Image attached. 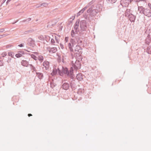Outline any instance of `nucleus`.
<instances>
[{
    "mask_svg": "<svg viewBox=\"0 0 151 151\" xmlns=\"http://www.w3.org/2000/svg\"><path fill=\"white\" fill-rule=\"evenodd\" d=\"M58 72L60 76H62L63 74H64L70 77L72 79H73L74 78V75H73V70L72 67L70 68V70H68L67 68H64L63 67H62V72L59 67L58 68Z\"/></svg>",
    "mask_w": 151,
    "mask_h": 151,
    "instance_id": "nucleus-1",
    "label": "nucleus"
},
{
    "mask_svg": "<svg viewBox=\"0 0 151 151\" xmlns=\"http://www.w3.org/2000/svg\"><path fill=\"white\" fill-rule=\"evenodd\" d=\"M94 7V6L92 5L88 9L87 11V12L88 13H91L90 15L92 16H95L96 15V14L99 12V11L98 9H93Z\"/></svg>",
    "mask_w": 151,
    "mask_h": 151,
    "instance_id": "nucleus-2",
    "label": "nucleus"
},
{
    "mask_svg": "<svg viewBox=\"0 0 151 151\" xmlns=\"http://www.w3.org/2000/svg\"><path fill=\"white\" fill-rule=\"evenodd\" d=\"M70 41L73 47L74 45H75L76 43H77L79 45H81L82 42V40L78 36L76 37L75 39H71Z\"/></svg>",
    "mask_w": 151,
    "mask_h": 151,
    "instance_id": "nucleus-3",
    "label": "nucleus"
},
{
    "mask_svg": "<svg viewBox=\"0 0 151 151\" xmlns=\"http://www.w3.org/2000/svg\"><path fill=\"white\" fill-rule=\"evenodd\" d=\"M80 26L82 31H86L87 28V22L85 20H82L80 22Z\"/></svg>",
    "mask_w": 151,
    "mask_h": 151,
    "instance_id": "nucleus-4",
    "label": "nucleus"
},
{
    "mask_svg": "<svg viewBox=\"0 0 151 151\" xmlns=\"http://www.w3.org/2000/svg\"><path fill=\"white\" fill-rule=\"evenodd\" d=\"M71 63L72 64L73 67L76 70L81 68V64L79 60H76L74 63L73 61H72Z\"/></svg>",
    "mask_w": 151,
    "mask_h": 151,
    "instance_id": "nucleus-5",
    "label": "nucleus"
},
{
    "mask_svg": "<svg viewBox=\"0 0 151 151\" xmlns=\"http://www.w3.org/2000/svg\"><path fill=\"white\" fill-rule=\"evenodd\" d=\"M80 45H77L75 47V52H77L76 54L77 56L78 57L80 56L82 53L81 51L82 48L80 46Z\"/></svg>",
    "mask_w": 151,
    "mask_h": 151,
    "instance_id": "nucleus-6",
    "label": "nucleus"
},
{
    "mask_svg": "<svg viewBox=\"0 0 151 151\" xmlns=\"http://www.w3.org/2000/svg\"><path fill=\"white\" fill-rule=\"evenodd\" d=\"M65 80H64L62 81V88L63 89L66 90L68 89L70 87V85L68 83L65 82Z\"/></svg>",
    "mask_w": 151,
    "mask_h": 151,
    "instance_id": "nucleus-7",
    "label": "nucleus"
},
{
    "mask_svg": "<svg viewBox=\"0 0 151 151\" xmlns=\"http://www.w3.org/2000/svg\"><path fill=\"white\" fill-rule=\"evenodd\" d=\"M143 14L148 17H150L151 16V10L150 9H148L147 8H145V10L143 11Z\"/></svg>",
    "mask_w": 151,
    "mask_h": 151,
    "instance_id": "nucleus-8",
    "label": "nucleus"
},
{
    "mask_svg": "<svg viewBox=\"0 0 151 151\" xmlns=\"http://www.w3.org/2000/svg\"><path fill=\"white\" fill-rule=\"evenodd\" d=\"M79 19H77L75 24L74 26V30L75 31V32L77 33L78 31V27L79 25Z\"/></svg>",
    "mask_w": 151,
    "mask_h": 151,
    "instance_id": "nucleus-9",
    "label": "nucleus"
},
{
    "mask_svg": "<svg viewBox=\"0 0 151 151\" xmlns=\"http://www.w3.org/2000/svg\"><path fill=\"white\" fill-rule=\"evenodd\" d=\"M47 50L50 53H53L56 52L57 51V48L56 47H47Z\"/></svg>",
    "mask_w": 151,
    "mask_h": 151,
    "instance_id": "nucleus-10",
    "label": "nucleus"
},
{
    "mask_svg": "<svg viewBox=\"0 0 151 151\" xmlns=\"http://www.w3.org/2000/svg\"><path fill=\"white\" fill-rule=\"evenodd\" d=\"M129 3V0H121L120 2L121 4L123 6H127Z\"/></svg>",
    "mask_w": 151,
    "mask_h": 151,
    "instance_id": "nucleus-11",
    "label": "nucleus"
},
{
    "mask_svg": "<svg viewBox=\"0 0 151 151\" xmlns=\"http://www.w3.org/2000/svg\"><path fill=\"white\" fill-rule=\"evenodd\" d=\"M70 86L73 90L75 89L76 87V84L75 81L72 80L70 82Z\"/></svg>",
    "mask_w": 151,
    "mask_h": 151,
    "instance_id": "nucleus-12",
    "label": "nucleus"
},
{
    "mask_svg": "<svg viewBox=\"0 0 151 151\" xmlns=\"http://www.w3.org/2000/svg\"><path fill=\"white\" fill-rule=\"evenodd\" d=\"M128 17L129 20L131 22H134L136 18L135 16L132 14H130V15L128 16Z\"/></svg>",
    "mask_w": 151,
    "mask_h": 151,
    "instance_id": "nucleus-13",
    "label": "nucleus"
},
{
    "mask_svg": "<svg viewBox=\"0 0 151 151\" xmlns=\"http://www.w3.org/2000/svg\"><path fill=\"white\" fill-rule=\"evenodd\" d=\"M84 77V76L81 73H79L77 75L76 78L79 81H82Z\"/></svg>",
    "mask_w": 151,
    "mask_h": 151,
    "instance_id": "nucleus-14",
    "label": "nucleus"
},
{
    "mask_svg": "<svg viewBox=\"0 0 151 151\" xmlns=\"http://www.w3.org/2000/svg\"><path fill=\"white\" fill-rule=\"evenodd\" d=\"M43 65L45 68V69L47 70L49 68V63L47 61H45L43 63Z\"/></svg>",
    "mask_w": 151,
    "mask_h": 151,
    "instance_id": "nucleus-15",
    "label": "nucleus"
},
{
    "mask_svg": "<svg viewBox=\"0 0 151 151\" xmlns=\"http://www.w3.org/2000/svg\"><path fill=\"white\" fill-rule=\"evenodd\" d=\"M21 64L24 66L27 67L29 64V62L26 60H22L21 61Z\"/></svg>",
    "mask_w": 151,
    "mask_h": 151,
    "instance_id": "nucleus-16",
    "label": "nucleus"
},
{
    "mask_svg": "<svg viewBox=\"0 0 151 151\" xmlns=\"http://www.w3.org/2000/svg\"><path fill=\"white\" fill-rule=\"evenodd\" d=\"M36 73L37 76L39 79H41L43 77V74L42 73L39 72H36Z\"/></svg>",
    "mask_w": 151,
    "mask_h": 151,
    "instance_id": "nucleus-17",
    "label": "nucleus"
},
{
    "mask_svg": "<svg viewBox=\"0 0 151 151\" xmlns=\"http://www.w3.org/2000/svg\"><path fill=\"white\" fill-rule=\"evenodd\" d=\"M24 54V52L23 51H20L19 53L15 55V56L17 58H19L22 56V54Z\"/></svg>",
    "mask_w": 151,
    "mask_h": 151,
    "instance_id": "nucleus-18",
    "label": "nucleus"
},
{
    "mask_svg": "<svg viewBox=\"0 0 151 151\" xmlns=\"http://www.w3.org/2000/svg\"><path fill=\"white\" fill-rule=\"evenodd\" d=\"M138 9L139 12L141 14H143V11L145 9V8H143L142 6H138Z\"/></svg>",
    "mask_w": 151,
    "mask_h": 151,
    "instance_id": "nucleus-19",
    "label": "nucleus"
},
{
    "mask_svg": "<svg viewBox=\"0 0 151 151\" xmlns=\"http://www.w3.org/2000/svg\"><path fill=\"white\" fill-rule=\"evenodd\" d=\"M130 13V9H127L125 13V16L128 17L130 14H131Z\"/></svg>",
    "mask_w": 151,
    "mask_h": 151,
    "instance_id": "nucleus-20",
    "label": "nucleus"
},
{
    "mask_svg": "<svg viewBox=\"0 0 151 151\" xmlns=\"http://www.w3.org/2000/svg\"><path fill=\"white\" fill-rule=\"evenodd\" d=\"M28 41L29 42V44L30 46L34 44L35 43L34 41L31 38H29L28 39Z\"/></svg>",
    "mask_w": 151,
    "mask_h": 151,
    "instance_id": "nucleus-21",
    "label": "nucleus"
},
{
    "mask_svg": "<svg viewBox=\"0 0 151 151\" xmlns=\"http://www.w3.org/2000/svg\"><path fill=\"white\" fill-rule=\"evenodd\" d=\"M58 72V70H57L56 68H53L52 71V72L51 73V75L52 76H53L56 75L57 72Z\"/></svg>",
    "mask_w": 151,
    "mask_h": 151,
    "instance_id": "nucleus-22",
    "label": "nucleus"
},
{
    "mask_svg": "<svg viewBox=\"0 0 151 151\" xmlns=\"http://www.w3.org/2000/svg\"><path fill=\"white\" fill-rule=\"evenodd\" d=\"M96 9H98V10L100 12L102 9V6L101 4H99L97 5L96 6Z\"/></svg>",
    "mask_w": 151,
    "mask_h": 151,
    "instance_id": "nucleus-23",
    "label": "nucleus"
},
{
    "mask_svg": "<svg viewBox=\"0 0 151 151\" xmlns=\"http://www.w3.org/2000/svg\"><path fill=\"white\" fill-rule=\"evenodd\" d=\"M34 31L33 29L29 30L27 31H25L24 32V34H28L33 32Z\"/></svg>",
    "mask_w": 151,
    "mask_h": 151,
    "instance_id": "nucleus-24",
    "label": "nucleus"
},
{
    "mask_svg": "<svg viewBox=\"0 0 151 151\" xmlns=\"http://www.w3.org/2000/svg\"><path fill=\"white\" fill-rule=\"evenodd\" d=\"M48 4L46 2H44L40 5V6H42V7H46L48 6Z\"/></svg>",
    "mask_w": 151,
    "mask_h": 151,
    "instance_id": "nucleus-25",
    "label": "nucleus"
},
{
    "mask_svg": "<svg viewBox=\"0 0 151 151\" xmlns=\"http://www.w3.org/2000/svg\"><path fill=\"white\" fill-rule=\"evenodd\" d=\"M146 51L148 54H151V47L150 46L147 49Z\"/></svg>",
    "mask_w": 151,
    "mask_h": 151,
    "instance_id": "nucleus-26",
    "label": "nucleus"
},
{
    "mask_svg": "<svg viewBox=\"0 0 151 151\" xmlns=\"http://www.w3.org/2000/svg\"><path fill=\"white\" fill-rule=\"evenodd\" d=\"M77 34L75 32V30H74L73 29L71 30V36H72V37H75V34Z\"/></svg>",
    "mask_w": 151,
    "mask_h": 151,
    "instance_id": "nucleus-27",
    "label": "nucleus"
},
{
    "mask_svg": "<svg viewBox=\"0 0 151 151\" xmlns=\"http://www.w3.org/2000/svg\"><path fill=\"white\" fill-rule=\"evenodd\" d=\"M8 55L9 56H11L12 58H13L14 54L13 52H8Z\"/></svg>",
    "mask_w": 151,
    "mask_h": 151,
    "instance_id": "nucleus-28",
    "label": "nucleus"
},
{
    "mask_svg": "<svg viewBox=\"0 0 151 151\" xmlns=\"http://www.w3.org/2000/svg\"><path fill=\"white\" fill-rule=\"evenodd\" d=\"M106 1L108 3L112 4L115 3L117 0H106Z\"/></svg>",
    "mask_w": 151,
    "mask_h": 151,
    "instance_id": "nucleus-29",
    "label": "nucleus"
},
{
    "mask_svg": "<svg viewBox=\"0 0 151 151\" xmlns=\"http://www.w3.org/2000/svg\"><path fill=\"white\" fill-rule=\"evenodd\" d=\"M68 46L71 51L73 52V50L72 48V47H73V46L72 45H71L70 43H68Z\"/></svg>",
    "mask_w": 151,
    "mask_h": 151,
    "instance_id": "nucleus-30",
    "label": "nucleus"
},
{
    "mask_svg": "<svg viewBox=\"0 0 151 151\" xmlns=\"http://www.w3.org/2000/svg\"><path fill=\"white\" fill-rule=\"evenodd\" d=\"M29 65L30 66V68L31 70H33L34 71H36V70L35 68L33 66L32 64H29Z\"/></svg>",
    "mask_w": 151,
    "mask_h": 151,
    "instance_id": "nucleus-31",
    "label": "nucleus"
},
{
    "mask_svg": "<svg viewBox=\"0 0 151 151\" xmlns=\"http://www.w3.org/2000/svg\"><path fill=\"white\" fill-rule=\"evenodd\" d=\"M37 59L40 61L42 62L43 60V57L42 56L40 55L38 57Z\"/></svg>",
    "mask_w": 151,
    "mask_h": 151,
    "instance_id": "nucleus-32",
    "label": "nucleus"
},
{
    "mask_svg": "<svg viewBox=\"0 0 151 151\" xmlns=\"http://www.w3.org/2000/svg\"><path fill=\"white\" fill-rule=\"evenodd\" d=\"M84 12L82 9L77 14V16L78 17L81 15Z\"/></svg>",
    "mask_w": 151,
    "mask_h": 151,
    "instance_id": "nucleus-33",
    "label": "nucleus"
},
{
    "mask_svg": "<svg viewBox=\"0 0 151 151\" xmlns=\"http://www.w3.org/2000/svg\"><path fill=\"white\" fill-rule=\"evenodd\" d=\"M31 56L32 58L34 59L35 60H37V57L33 54H32Z\"/></svg>",
    "mask_w": 151,
    "mask_h": 151,
    "instance_id": "nucleus-34",
    "label": "nucleus"
},
{
    "mask_svg": "<svg viewBox=\"0 0 151 151\" xmlns=\"http://www.w3.org/2000/svg\"><path fill=\"white\" fill-rule=\"evenodd\" d=\"M55 84L52 82L50 83V87L51 88H53L55 86Z\"/></svg>",
    "mask_w": 151,
    "mask_h": 151,
    "instance_id": "nucleus-35",
    "label": "nucleus"
},
{
    "mask_svg": "<svg viewBox=\"0 0 151 151\" xmlns=\"http://www.w3.org/2000/svg\"><path fill=\"white\" fill-rule=\"evenodd\" d=\"M95 1L93 0L90 2L87 5L89 7Z\"/></svg>",
    "mask_w": 151,
    "mask_h": 151,
    "instance_id": "nucleus-36",
    "label": "nucleus"
},
{
    "mask_svg": "<svg viewBox=\"0 0 151 151\" xmlns=\"http://www.w3.org/2000/svg\"><path fill=\"white\" fill-rule=\"evenodd\" d=\"M53 25L54 24H53L51 23V22H49L48 23V25H47V27L49 28L50 27V25L53 26Z\"/></svg>",
    "mask_w": 151,
    "mask_h": 151,
    "instance_id": "nucleus-37",
    "label": "nucleus"
},
{
    "mask_svg": "<svg viewBox=\"0 0 151 151\" xmlns=\"http://www.w3.org/2000/svg\"><path fill=\"white\" fill-rule=\"evenodd\" d=\"M88 7H89L87 5L86 6H85L83 9H82V10H83V12H84V11L85 10H86Z\"/></svg>",
    "mask_w": 151,
    "mask_h": 151,
    "instance_id": "nucleus-38",
    "label": "nucleus"
},
{
    "mask_svg": "<svg viewBox=\"0 0 151 151\" xmlns=\"http://www.w3.org/2000/svg\"><path fill=\"white\" fill-rule=\"evenodd\" d=\"M1 55H2V57H4L6 55V53L5 52H3L2 54Z\"/></svg>",
    "mask_w": 151,
    "mask_h": 151,
    "instance_id": "nucleus-39",
    "label": "nucleus"
},
{
    "mask_svg": "<svg viewBox=\"0 0 151 151\" xmlns=\"http://www.w3.org/2000/svg\"><path fill=\"white\" fill-rule=\"evenodd\" d=\"M83 17L86 19H87L88 17V15L86 14H85L83 15Z\"/></svg>",
    "mask_w": 151,
    "mask_h": 151,
    "instance_id": "nucleus-40",
    "label": "nucleus"
},
{
    "mask_svg": "<svg viewBox=\"0 0 151 151\" xmlns=\"http://www.w3.org/2000/svg\"><path fill=\"white\" fill-rule=\"evenodd\" d=\"M24 43H22L20 44L19 45H18V46L21 47H23L24 46Z\"/></svg>",
    "mask_w": 151,
    "mask_h": 151,
    "instance_id": "nucleus-41",
    "label": "nucleus"
},
{
    "mask_svg": "<svg viewBox=\"0 0 151 151\" xmlns=\"http://www.w3.org/2000/svg\"><path fill=\"white\" fill-rule=\"evenodd\" d=\"M3 65L2 60H0V66H2Z\"/></svg>",
    "mask_w": 151,
    "mask_h": 151,
    "instance_id": "nucleus-42",
    "label": "nucleus"
},
{
    "mask_svg": "<svg viewBox=\"0 0 151 151\" xmlns=\"http://www.w3.org/2000/svg\"><path fill=\"white\" fill-rule=\"evenodd\" d=\"M51 43L53 44L55 42V41L52 38L51 40Z\"/></svg>",
    "mask_w": 151,
    "mask_h": 151,
    "instance_id": "nucleus-43",
    "label": "nucleus"
},
{
    "mask_svg": "<svg viewBox=\"0 0 151 151\" xmlns=\"http://www.w3.org/2000/svg\"><path fill=\"white\" fill-rule=\"evenodd\" d=\"M60 47L62 49H63L64 48V46L63 45H62V44L60 43Z\"/></svg>",
    "mask_w": 151,
    "mask_h": 151,
    "instance_id": "nucleus-44",
    "label": "nucleus"
},
{
    "mask_svg": "<svg viewBox=\"0 0 151 151\" xmlns=\"http://www.w3.org/2000/svg\"><path fill=\"white\" fill-rule=\"evenodd\" d=\"M4 31V29H0V32H2Z\"/></svg>",
    "mask_w": 151,
    "mask_h": 151,
    "instance_id": "nucleus-45",
    "label": "nucleus"
},
{
    "mask_svg": "<svg viewBox=\"0 0 151 151\" xmlns=\"http://www.w3.org/2000/svg\"><path fill=\"white\" fill-rule=\"evenodd\" d=\"M148 6L150 7V9H149L150 10H151V4L150 3H149L148 4Z\"/></svg>",
    "mask_w": 151,
    "mask_h": 151,
    "instance_id": "nucleus-46",
    "label": "nucleus"
},
{
    "mask_svg": "<svg viewBox=\"0 0 151 151\" xmlns=\"http://www.w3.org/2000/svg\"><path fill=\"white\" fill-rule=\"evenodd\" d=\"M55 40H56V41L57 42V43H59V40H58V39H57V38L56 37H55Z\"/></svg>",
    "mask_w": 151,
    "mask_h": 151,
    "instance_id": "nucleus-47",
    "label": "nucleus"
},
{
    "mask_svg": "<svg viewBox=\"0 0 151 151\" xmlns=\"http://www.w3.org/2000/svg\"><path fill=\"white\" fill-rule=\"evenodd\" d=\"M11 60V58H9L8 60L7 61V62H8L9 63V62Z\"/></svg>",
    "mask_w": 151,
    "mask_h": 151,
    "instance_id": "nucleus-48",
    "label": "nucleus"
},
{
    "mask_svg": "<svg viewBox=\"0 0 151 151\" xmlns=\"http://www.w3.org/2000/svg\"><path fill=\"white\" fill-rule=\"evenodd\" d=\"M75 18V17H74V16H72V17H71L70 19H72V20H73Z\"/></svg>",
    "mask_w": 151,
    "mask_h": 151,
    "instance_id": "nucleus-49",
    "label": "nucleus"
},
{
    "mask_svg": "<svg viewBox=\"0 0 151 151\" xmlns=\"http://www.w3.org/2000/svg\"><path fill=\"white\" fill-rule=\"evenodd\" d=\"M27 20H28V21H29L31 20V19L30 18H29L28 19H27Z\"/></svg>",
    "mask_w": 151,
    "mask_h": 151,
    "instance_id": "nucleus-50",
    "label": "nucleus"
},
{
    "mask_svg": "<svg viewBox=\"0 0 151 151\" xmlns=\"http://www.w3.org/2000/svg\"><path fill=\"white\" fill-rule=\"evenodd\" d=\"M28 116L29 117V116H32V114H28Z\"/></svg>",
    "mask_w": 151,
    "mask_h": 151,
    "instance_id": "nucleus-51",
    "label": "nucleus"
},
{
    "mask_svg": "<svg viewBox=\"0 0 151 151\" xmlns=\"http://www.w3.org/2000/svg\"><path fill=\"white\" fill-rule=\"evenodd\" d=\"M5 35H0V38H1L2 37V36H5Z\"/></svg>",
    "mask_w": 151,
    "mask_h": 151,
    "instance_id": "nucleus-52",
    "label": "nucleus"
},
{
    "mask_svg": "<svg viewBox=\"0 0 151 151\" xmlns=\"http://www.w3.org/2000/svg\"><path fill=\"white\" fill-rule=\"evenodd\" d=\"M136 2H139L141 1V0H134Z\"/></svg>",
    "mask_w": 151,
    "mask_h": 151,
    "instance_id": "nucleus-53",
    "label": "nucleus"
},
{
    "mask_svg": "<svg viewBox=\"0 0 151 151\" xmlns=\"http://www.w3.org/2000/svg\"><path fill=\"white\" fill-rule=\"evenodd\" d=\"M27 21V19H24V20H23L22 21V22H25L26 21Z\"/></svg>",
    "mask_w": 151,
    "mask_h": 151,
    "instance_id": "nucleus-54",
    "label": "nucleus"
},
{
    "mask_svg": "<svg viewBox=\"0 0 151 151\" xmlns=\"http://www.w3.org/2000/svg\"><path fill=\"white\" fill-rule=\"evenodd\" d=\"M69 22L70 23H72V20L71 21L70 20V21Z\"/></svg>",
    "mask_w": 151,
    "mask_h": 151,
    "instance_id": "nucleus-55",
    "label": "nucleus"
},
{
    "mask_svg": "<svg viewBox=\"0 0 151 151\" xmlns=\"http://www.w3.org/2000/svg\"><path fill=\"white\" fill-rule=\"evenodd\" d=\"M34 53L35 54H37V53H38V52H35Z\"/></svg>",
    "mask_w": 151,
    "mask_h": 151,
    "instance_id": "nucleus-56",
    "label": "nucleus"
},
{
    "mask_svg": "<svg viewBox=\"0 0 151 151\" xmlns=\"http://www.w3.org/2000/svg\"><path fill=\"white\" fill-rule=\"evenodd\" d=\"M41 38H42L41 37H39V39H40V40H41Z\"/></svg>",
    "mask_w": 151,
    "mask_h": 151,
    "instance_id": "nucleus-57",
    "label": "nucleus"
},
{
    "mask_svg": "<svg viewBox=\"0 0 151 151\" xmlns=\"http://www.w3.org/2000/svg\"><path fill=\"white\" fill-rule=\"evenodd\" d=\"M40 5L39 6H37V8H38V7H40Z\"/></svg>",
    "mask_w": 151,
    "mask_h": 151,
    "instance_id": "nucleus-58",
    "label": "nucleus"
},
{
    "mask_svg": "<svg viewBox=\"0 0 151 151\" xmlns=\"http://www.w3.org/2000/svg\"><path fill=\"white\" fill-rule=\"evenodd\" d=\"M129 0V1L130 2H132L133 1V0Z\"/></svg>",
    "mask_w": 151,
    "mask_h": 151,
    "instance_id": "nucleus-59",
    "label": "nucleus"
},
{
    "mask_svg": "<svg viewBox=\"0 0 151 151\" xmlns=\"http://www.w3.org/2000/svg\"><path fill=\"white\" fill-rule=\"evenodd\" d=\"M3 1H4V2L6 1V0H3Z\"/></svg>",
    "mask_w": 151,
    "mask_h": 151,
    "instance_id": "nucleus-60",
    "label": "nucleus"
},
{
    "mask_svg": "<svg viewBox=\"0 0 151 151\" xmlns=\"http://www.w3.org/2000/svg\"><path fill=\"white\" fill-rule=\"evenodd\" d=\"M1 57L0 56V59H1Z\"/></svg>",
    "mask_w": 151,
    "mask_h": 151,
    "instance_id": "nucleus-61",
    "label": "nucleus"
},
{
    "mask_svg": "<svg viewBox=\"0 0 151 151\" xmlns=\"http://www.w3.org/2000/svg\"><path fill=\"white\" fill-rule=\"evenodd\" d=\"M141 1H145V0H141Z\"/></svg>",
    "mask_w": 151,
    "mask_h": 151,
    "instance_id": "nucleus-62",
    "label": "nucleus"
}]
</instances>
